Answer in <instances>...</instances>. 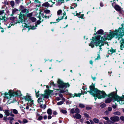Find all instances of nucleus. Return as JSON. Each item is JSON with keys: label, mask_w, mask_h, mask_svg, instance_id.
<instances>
[{"label": "nucleus", "mask_w": 124, "mask_h": 124, "mask_svg": "<svg viewBox=\"0 0 124 124\" xmlns=\"http://www.w3.org/2000/svg\"><path fill=\"white\" fill-rule=\"evenodd\" d=\"M90 90L87 91L93 96L97 97L99 99L105 98L106 95L105 92L100 91L95 88L94 85L92 83V84L90 86Z\"/></svg>", "instance_id": "obj_1"}, {"label": "nucleus", "mask_w": 124, "mask_h": 124, "mask_svg": "<svg viewBox=\"0 0 124 124\" xmlns=\"http://www.w3.org/2000/svg\"><path fill=\"white\" fill-rule=\"evenodd\" d=\"M45 94H46L47 95V98H48L50 96V94L53 92V91L51 90H46L45 91Z\"/></svg>", "instance_id": "obj_9"}, {"label": "nucleus", "mask_w": 124, "mask_h": 124, "mask_svg": "<svg viewBox=\"0 0 124 124\" xmlns=\"http://www.w3.org/2000/svg\"><path fill=\"white\" fill-rule=\"evenodd\" d=\"M42 118H43V117L42 116H40L38 118V119L39 120H40L42 119Z\"/></svg>", "instance_id": "obj_56"}, {"label": "nucleus", "mask_w": 124, "mask_h": 124, "mask_svg": "<svg viewBox=\"0 0 124 124\" xmlns=\"http://www.w3.org/2000/svg\"><path fill=\"white\" fill-rule=\"evenodd\" d=\"M0 19L1 20H4V21H6V17L5 15L4 16H0Z\"/></svg>", "instance_id": "obj_21"}, {"label": "nucleus", "mask_w": 124, "mask_h": 124, "mask_svg": "<svg viewBox=\"0 0 124 124\" xmlns=\"http://www.w3.org/2000/svg\"><path fill=\"white\" fill-rule=\"evenodd\" d=\"M37 26V24H36L35 26H34L31 25H30L28 26V28L29 29H30L33 30L36 29V27Z\"/></svg>", "instance_id": "obj_13"}, {"label": "nucleus", "mask_w": 124, "mask_h": 124, "mask_svg": "<svg viewBox=\"0 0 124 124\" xmlns=\"http://www.w3.org/2000/svg\"><path fill=\"white\" fill-rule=\"evenodd\" d=\"M28 122L27 120L25 119H23V123H26Z\"/></svg>", "instance_id": "obj_39"}, {"label": "nucleus", "mask_w": 124, "mask_h": 124, "mask_svg": "<svg viewBox=\"0 0 124 124\" xmlns=\"http://www.w3.org/2000/svg\"><path fill=\"white\" fill-rule=\"evenodd\" d=\"M90 121L91 122V124H94V123L93 121L92 120H90Z\"/></svg>", "instance_id": "obj_63"}, {"label": "nucleus", "mask_w": 124, "mask_h": 124, "mask_svg": "<svg viewBox=\"0 0 124 124\" xmlns=\"http://www.w3.org/2000/svg\"><path fill=\"white\" fill-rule=\"evenodd\" d=\"M36 96L37 98H38L39 96V93H38L36 92Z\"/></svg>", "instance_id": "obj_57"}, {"label": "nucleus", "mask_w": 124, "mask_h": 124, "mask_svg": "<svg viewBox=\"0 0 124 124\" xmlns=\"http://www.w3.org/2000/svg\"><path fill=\"white\" fill-rule=\"evenodd\" d=\"M122 27L121 28H119L118 30H116L115 31L116 32L115 33L116 35V38L119 40L121 38L123 37V32L124 31V27L123 25H121Z\"/></svg>", "instance_id": "obj_5"}, {"label": "nucleus", "mask_w": 124, "mask_h": 124, "mask_svg": "<svg viewBox=\"0 0 124 124\" xmlns=\"http://www.w3.org/2000/svg\"><path fill=\"white\" fill-rule=\"evenodd\" d=\"M50 1V2H51V3H50V5L51 4V5H52V6L53 5V4H54L55 3V2H52V1Z\"/></svg>", "instance_id": "obj_58"}, {"label": "nucleus", "mask_w": 124, "mask_h": 124, "mask_svg": "<svg viewBox=\"0 0 124 124\" xmlns=\"http://www.w3.org/2000/svg\"><path fill=\"white\" fill-rule=\"evenodd\" d=\"M19 15V19L16 22V23H22L24 21V17L25 16V15L24 14H22L21 12L20 13V14Z\"/></svg>", "instance_id": "obj_7"}, {"label": "nucleus", "mask_w": 124, "mask_h": 124, "mask_svg": "<svg viewBox=\"0 0 124 124\" xmlns=\"http://www.w3.org/2000/svg\"><path fill=\"white\" fill-rule=\"evenodd\" d=\"M107 122H108V124H111L112 123V122L109 120V119L107 121Z\"/></svg>", "instance_id": "obj_50"}, {"label": "nucleus", "mask_w": 124, "mask_h": 124, "mask_svg": "<svg viewBox=\"0 0 124 124\" xmlns=\"http://www.w3.org/2000/svg\"><path fill=\"white\" fill-rule=\"evenodd\" d=\"M21 12L22 13H22H26L24 14L25 16L26 15V14H27L29 12V11L28 9H27L26 8H24V9H23V10H22L21 11Z\"/></svg>", "instance_id": "obj_14"}, {"label": "nucleus", "mask_w": 124, "mask_h": 124, "mask_svg": "<svg viewBox=\"0 0 124 124\" xmlns=\"http://www.w3.org/2000/svg\"><path fill=\"white\" fill-rule=\"evenodd\" d=\"M79 106L81 108H84L85 107V105L81 103H80L79 105Z\"/></svg>", "instance_id": "obj_26"}, {"label": "nucleus", "mask_w": 124, "mask_h": 124, "mask_svg": "<svg viewBox=\"0 0 124 124\" xmlns=\"http://www.w3.org/2000/svg\"><path fill=\"white\" fill-rule=\"evenodd\" d=\"M106 39V38L103 37H101V41L102 42H103V41H104Z\"/></svg>", "instance_id": "obj_37"}, {"label": "nucleus", "mask_w": 124, "mask_h": 124, "mask_svg": "<svg viewBox=\"0 0 124 124\" xmlns=\"http://www.w3.org/2000/svg\"><path fill=\"white\" fill-rule=\"evenodd\" d=\"M93 121L95 123H98L99 122V120L97 118L93 119Z\"/></svg>", "instance_id": "obj_25"}, {"label": "nucleus", "mask_w": 124, "mask_h": 124, "mask_svg": "<svg viewBox=\"0 0 124 124\" xmlns=\"http://www.w3.org/2000/svg\"><path fill=\"white\" fill-rule=\"evenodd\" d=\"M58 83L59 84V87L61 88L69 87L70 85L68 83H64L59 79L58 80Z\"/></svg>", "instance_id": "obj_6"}, {"label": "nucleus", "mask_w": 124, "mask_h": 124, "mask_svg": "<svg viewBox=\"0 0 124 124\" xmlns=\"http://www.w3.org/2000/svg\"><path fill=\"white\" fill-rule=\"evenodd\" d=\"M115 32L114 33L113 32H110L109 34L107 35V39L108 40H110L111 39L113 38L116 35L115 34Z\"/></svg>", "instance_id": "obj_8"}, {"label": "nucleus", "mask_w": 124, "mask_h": 124, "mask_svg": "<svg viewBox=\"0 0 124 124\" xmlns=\"http://www.w3.org/2000/svg\"><path fill=\"white\" fill-rule=\"evenodd\" d=\"M75 113H79L80 112L79 110L77 108H76L75 110Z\"/></svg>", "instance_id": "obj_32"}, {"label": "nucleus", "mask_w": 124, "mask_h": 124, "mask_svg": "<svg viewBox=\"0 0 124 124\" xmlns=\"http://www.w3.org/2000/svg\"><path fill=\"white\" fill-rule=\"evenodd\" d=\"M44 12L48 14L50 13V11L49 10L46 9L44 10Z\"/></svg>", "instance_id": "obj_33"}, {"label": "nucleus", "mask_w": 124, "mask_h": 124, "mask_svg": "<svg viewBox=\"0 0 124 124\" xmlns=\"http://www.w3.org/2000/svg\"><path fill=\"white\" fill-rule=\"evenodd\" d=\"M10 4L11 6L13 7L15 5V2L14 1H12L10 2Z\"/></svg>", "instance_id": "obj_28"}, {"label": "nucleus", "mask_w": 124, "mask_h": 124, "mask_svg": "<svg viewBox=\"0 0 124 124\" xmlns=\"http://www.w3.org/2000/svg\"><path fill=\"white\" fill-rule=\"evenodd\" d=\"M103 118L105 119V120H107V121L108 120H109V118L107 116L103 117Z\"/></svg>", "instance_id": "obj_51"}, {"label": "nucleus", "mask_w": 124, "mask_h": 124, "mask_svg": "<svg viewBox=\"0 0 124 124\" xmlns=\"http://www.w3.org/2000/svg\"><path fill=\"white\" fill-rule=\"evenodd\" d=\"M61 112L62 113L64 114H66L67 113V111L66 110H61Z\"/></svg>", "instance_id": "obj_48"}, {"label": "nucleus", "mask_w": 124, "mask_h": 124, "mask_svg": "<svg viewBox=\"0 0 124 124\" xmlns=\"http://www.w3.org/2000/svg\"><path fill=\"white\" fill-rule=\"evenodd\" d=\"M112 107L114 109L116 108V105H113L112 106Z\"/></svg>", "instance_id": "obj_62"}, {"label": "nucleus", "mask_w": 124, "mask_h": 124, "mask_svg": "<svg viewBox=\"0 0 124 124\" xmlns=\"http://www.w3.org/2000/svg\"><path fill=\"white\" fill-rule=\"evenodd\" d=\"M108 52H108V53L110 54H112L113 53H115L116 52V49H113L111 47V49L110 50H109Z\"/></svg>", "instance_id": "obj_15"}, {"label": "nucleus", "mask_w": 124, "mask_h": 124, "mask_svg": "<svg viewBox=\"0 0 124 124\" xmlns=\"http://www.w3.org/2000/svg\"><path fill=\"white\" fill-rule=\"evenodd\" d=\"M49 3L48 2H46L44 3L43 4L42 6L47 8L50 7H52V5H50V3H51V2L49 1Z\"/></svg>", "instance_id": "obj_12"}, {"label": "nucleus", "mask_w": 124, "mask_h": 124, "mask_svg": "<svg viewBox=\"0 0 124 124\" xmlns=\"http://www.w3.org/2000/svg\"><path fill=\"white\" fill-rule=\"evenodd\" d=\"M106 105L104 103L103 104L101 105L100 106L101 108H104L106 107Z\"/></svg>", "instance_id": "obj_42"}, {"label": "nucleus", "mask_w": 124, "mask_h": 124, "mask_svg": "<svg viewBox=\"0 0 124 124\" xmlns=\"http://www.w3.org/2000/svg\"><path fill=\"white\" fill-rule=\"evenodd\" d=\"M44 100V99L41 98H39L38 100V103L42 102Z\"/></svg>", "instance_id": "obj_19"}, {"label": "nucleus", "mask_w": 124, "mask_h": 124, "mask_svg": "<svg viewBox=\"0 0 124 124\" xmlns=\"http://www.w3.org/2000/svg\"><path fill=\"white\" fill-rule=\"evenodd\" d=\"M100 59V55L99 54H98V56L97 58H96L95 59L97 60H98Z\"/></svg>", "instance_id": "obj_41"}, {"label": "nucleus", "mask_w": 124, "mask_h": 124, "mask_svg": "<svg viewBox=\"0 0 124 124\" xmlns=\"http://www.w3.org/2000/svg\"><path fill=\"white\" fill-rule=\"evenodd\" d=\"M112 109V108L111 107H108V110L109 111H111Z\"/></svg>", "instance_id": "obj_47"}, {"label": "nucleus", "mask_w": 124, "mask_h": 124, "mask_svg": "<svg viewBox=\"0 0 124 124\" xmlns=\"http://www.w3.org/2000/svg\"><path fill=\"white\" fill-rule=\"evenodd\" d=\"M4 95L5 96V98L9 99L8 102L9 104H10L11 103L14 102L15 101V99L14 98V96H20L22 94L19 91L12 92L11 91L9 90L8 93L5 92Z\"/></svg>", "instance_id": "obj_3"}, {"label": "nucleus", "mask_w": 124, "mask_h": 124, "mask_svg": "<svg viewBox=\"0 0 124 124\" xmlns=\"http://www.w3.org/2000/svg\"><path fill=\"white\" fill-rule=\"evenodd\" d=\"M24 8V7L22 6H21L20 7V9L21 11Z\"/></svg>", "instance_id": "obj_45"}, {"label": "nucleus", "mask_w": 124, "mask_h": 124, "mask_svg": "<svg viewBox=\"0 0 124 124\" xmlns=\"http://www.w3.org/2000/svg\"><path fill=\"white\" fill-rule=\"evenodd\" d=\"M114 8L116 10L118 11H119L121 10V8L117 5H116L114 7Z\"/></svg>", "instance_id": "obj_17"}, {"label": "nucleus", "mask_w": 124, "mask_h": 124, "mask_svg": "<svg viewBox=\"0 0 124 124\" xmlns=\"http://www.w3.org/2000/svg\"><path fill=\"white\" fill-rule=\"evenodd\" d=\"M103 31L102 30H99L98 32V33L99 34H101L103 33Z\"/></svg>", "instance_id": "obj_29"}, {"label": "nucleus", "mask_w": 124, "mask_h": 124, "mask_svg": "<svg viewBox=\"0 0 124 124\" xmlns=\"http://www.w3.org/2000/svg\"><path fill=\"white\" fill-rule=\"evenodd\" d=\"M46 105L45 104H43V103H42L40 104V107L43 108V109H45L46 107Z\"/></svg>", "instance_id": "obj_22"}, {"label": "nucleus", "mask_w": 124, "mask_h": 124, "mask_svg": "<svg viewBox=\"0 0 124 124\" xmlns=\"http://www.w3.org/2000/svg\"><path fill=\"white\" fill-rule=\"evenodd\" d=\"M108 98L105 101L106 103H109L111 101L112 99L114 100V102L116 101L118 102L119 104H124V96L121 97L115 94L114 92L108 95Z\"/></svg>", "instance_id": "obj_2"}, {"label": "nucleus", "mask_w": 124, "mask_h": 124, "mask_svg": "<svg viewBox=\"0 0 124 124\" xmlns=\"http://www.w3.org/2000/svg\"><path fill=\"white\" fill-rule=\"evenodd\" d=\"M75 97H80L81 96V93H75Z\"/></svg>", "instance_id": "obj_31"}, {"label": "nucleus", "mask_w": 124, "mask_h": 124, "mask_svg": "<svg viewBox=\"0 0 124 124\" xmlns=\"http://www.w3.org/2000/svg\"><path fill=\"white\" fill-rule=\"evenodd\" d=\"M41 22V21H39V20H38L37 21V24H39Z\"/></svg>", "instance_id": "obj_60"}, {"label": "nucleus", "mask_w": 124, "mask_h": 124, "mask_svg": "<svg viewBox=\"0 0 124 124\" xmlns=\"http://www.w3.org/2000/svg\"><path fill=\"white\" fill-rule=\"evenodd\" d=\"M63 16L62 17H59L58 18L56 19V20L57 21L59 20H61L62 19H63Z\"/></svg>", "instance_id": "obj_38"}, {"label": "nucleus", "mask_w": 124, "mask_h": 124, "mask_svg": "<svg viewBox=\"0 0 124 124\" xmlns=\"http://www.w3.org/2000/svg\"><path fill=\"white\" fill-rule=\"evenodd\" d=\"M30 19L33 22H35L36 20V19L34 17H30Z\"/></svg>", "instance_id": "obj_24"}, {"label": "nucleus", "mask_w": 124, "mask_h": 124, "mask_svg": "<svg viewBox=\"0 0 124 124\" xmlns=\"http://www.w3.org/2000/svg\"><path fill=\"white\" fill-rule=\"evenodd\" d=\"M75 110L74 108L72 109L70 111V112L72 114L75 113Z\"/></svg>", "instance_id": "obj_44"}, {"label": "nucleus", "mask_w": 124, "mask_h": 124, "mask_svg": "<svg viewBox=\"0 0 124 124\" xmlns=\"http://www.w3.org/2000/svg\"><path fill=\"white\" fill-rule=\"evenodd\" d=\"M70 96L72 97H75V94H70Z\"/></svg>", "instance_id": "obj_55"}, {"label": "nucleus", "mask_w": 124, "mask_h": 124, "mask_svg": "<svg viewBox=\"0 0 124 124\" xmlns=\"http://www.w3.org/2000/svg\"><path fill=\"white\" fill-rule=\"evenodd\" d=\"M40 97L39 98H43V99H44V98H47V95L44 94H41L40 95Z\"/></svg>", "instance_id": "obj_18"}, {"label": "nucleus", "mask_w": 124, "mask_h": 124, "mask_svg": "<svg viewBox=\"0 0 124 124\" xmlns=\"http://www.w3.org/2000/svg\"><path fill=\"white\" fill-rule=\"evenodd\" d=\"M38 17L39 18V20L40 21L41 20V21H43V19H42L39 15Z\"/></svg>", "instance_id": "obj_53"}, {"label": "nucleus", "mask_w": 124, "mask_h": 124, "mask_svg": "<svg viewBox=\"0 0 124 124\" xmlns=\"http://www.w3.org/2000/svg\"><path fill=\"white\" fill-rule=\"evenodd\" d=\"M122 38V37L121 38H122V39L120 41V44H124V39Z\"/></svg>", "instance_id": "obj_34"}, {"label": "nucleus", "mask_w": 124, "mask_h": 124, "mask_svg": "<svg viewBox=\"0 0 124 124\" xmlns=\"http://www.w3.org/2000/svg\"><path fill=\"white\" fill-rule=\"evenodd\" d=\"M121 50H122L123 48H124V44H121L120 45Z\"/></svg>", "instance_id": "obj_36"}, {"label": "nucleus", "mask_w": 124, "mask_h": 124, "mask_svg": "<svg viewBox=\"0 0 124 124\" xmlns=\"http://www.w3.org/2000/svg\"><path fill=\"white\" fill-rule=\"evenodd\" d=\"M3 120H4L5 121H7L8 120V118L7 117V116H4L3 118Z\"/></svg>", "instance_id": "obj_46"}, {"label": "nucleus", "mask_w": 124, "mask_h": 124, "mask_svg": "<svg viewBox=\"0 0 124 124\" xmlns=\"http://www.w3.org/2000/svg\"><path fill=\"white\" fill-rule=\"evenodd\" d=\"M110 119L112 121L114 122L120 120L119 117L116 116L111 117Z\"/></svg>", "instance_id": "obj_10"}, {"label": "nucleus", "mask_w": 124, "mask_h": 124, "mask_svg": "<svg viewBox=\"0 0 124 124\" xmlns=\"http://www.w3.org/2000/svg\"><path fill=\"white\" fill-rule=\"evenodd\" d=\"M64 0H58V1H61L62 3H63L64 2Z\"/></svg>", "instance_id": "obj_61"}, {"label": "nucleus", "mask_w": 124, "mask_h": 124, "mask_svg": "<svg viewBox=\"0 0 124 124\" xmlns=\"http://www.w3.org/2000/svg\"><path fill=\"white\" fill-rule=\"evenodd\" d=\"M14 119V118L12 117H8V120H12Z\"/></svg>", "instance_id": "obj_49"}, {"label": "nucleus", "mask_w": 124, "mask_h": 124, "mask_svg": "<svg viewBox=\"0 0 124 124\" xmlns=\"http://www.w3.org/2000/svg\"><path fill=\"white\" fill-rule=\"evenodd\" d=\"M23 98L25 100L30 101L31 102H33V101L31 99V96L29 95H27L25 96H24Z\"/></svg>", "instance_id": "obj_11"}, {"label": "nucleus", "mask_w": 124, "mask_h": 124, "mask_svg": "<svg viewBox=\"0 0 124 124\" xmlns=\"http://www.w3.org/2000/svg\"><path fill=\"white\" fill-rule=\"evenodd\" d=\"M62 11L61 10H59L57 12V14L58 15H60L61 13H62Z\"/></svg>", "instance_id": "obj_43"}, {"label": "nucleus", "mask_w": 124, "mask_h": 124, "mask_svg": "<svg viewBox=\"0 0 124 124\" xmlns=\"http://www.w3.org/2000/svg\"><path fill=\"white\" fill-rule=\"evenodd\" d=\"M63 102L62 101H61L57 103V105H60L63 104Z\"/></svg>", "instance_id": "obj_40"}, {"label": "nucleus", "mask_w": 124, "mask_h": 124, "mask_svg": "<svg viewBox=\"0 0 124 124\" xmlns=\"http://www.w3.org/2000/svg\"><path fill=\"white\" fill-rule=\"evenodd\" d=\"M32 13H31L27 14H26L25 16H26L27 17H31L32 16Z\"/></svg>", "instance_id": "obj_30"}, {"label": "nucleus", "mask_w": 124, "mask_h": 124, "mask_svg": "<svg viewBox=\"0 0 124 124\" xmlns=\"http://www.w3.org/2000/svg\"><path fill=\"white\" fill-rule=\"evenodd\" d=\"M105 113L107 115L109 113L108 111V110H107L105 112Z\"/></svg>", "instance_id": "obj_59"}, {"label": "nucleus", "mask_w": 124, "mask_h": 124, "mask_svg": "<svg viewBox=\"0 0 124 124\" xmlns=\"http://www.w3.org/2000/svg\"><path fill=\"white\" fill-rule=\"evenodd\" d=\"M113 114L115 115H120L121 114V113L120 112L118 111H116L114 112Z\"/></svg>", "instance_id": "obj_27"}, {"label": "nucleus", "mask_w": 124, "mask_h": 124, "mask_svg": "<svg viewBox=\"0 0 124 124\" xmlns=\"http://www.w3.org/2000/svg\"><path fill=\"white\" fill-rule=\"evenodd\" d=\"M4 113H5V114L4 116L6 115L7 116H8L10 115V113L8 111V110H6L4 111Z\"/></svg>", "instance_id": "obj_20"}, {"label": "nucleus", "mask_w": 124, "mask_h": 124, "mask_svg": "<svg viewBox=\"0 0 124 124\" xmlns=\"http://www.w3.org/2000/svg\"><path fill=\"white\" fill-rule=\"evenodd\" d=\"M20 0H15L16 3L18 4L19 3Z\"/></svg>", "instance_id": "obj_52"}, {"label": "nucleus", "mask_w": 124, "mask_h": 124, "mask_svg": "<svg viewBox=\"0 0 124 124\" xmlns=\"http://www.w3.org/2000/svg\"><path fill=\"white\" fill-rule=\"evenodd\" d=\"M74 118L76 117L77 119H79L81 118V116L79 114L77 113L75 114V116H73Z\"/></svg>", "instance_id": "obj_16"}, {"label": "nucleus", "mask_w": 124, "mask_h": 124, "mask_svg": "<svg viewBox=\"0 0 124 124\" xmlns=\"http://www.w3.org/2000/svg\"><path fill=\"white\" fill-rule=\"evenodd\" d=\"M103 123L104 124H108V122H107V121H103Z\"/></svg>", "instance_id": "obj_64"}, {"label": "nucleus", "mask_w": 124, "mask_h": 124, "mask_svg": "<svg viewBox=\"0 0 124 124\" xmlns=\"http://www.w3.org/2000/svg\"><path fill=\"white\" fill-rule=\"evenodd\" d=\"M84 115L85 116V117H89V116L88 115V114H87L85 113Z\"/></svg>", "instance_id": "obj_54"}, {"label": "nucleus", "mask_w": 124, "mask_h": 124, "mask_svg": "<svg viewBox=\"0 0 124 124\" xmlns=\"http://www.w3.org/2000/svg\"><path fill=\"white\" fill-rule=\"evenodd\" d=\"M13 112L14 114H17L18 113V112L17 111L16 109H14L13 110Z\"/></svg>", "instance_id": "obj_35"}, {"label": "nucleus", "mask_w": 124, "mask_h": 124, "mask_svg": "<svg viewBox=\"0 0 124 124\" xmlns=\"http://www.w3.org/2000/svg\"><path fill=\"white\" fill-rule=\"evenodd\" d=\"M101 37V36L100 35L95 37H93L92 39H90V40L92 41L89 44V46H91L92 48L94 47V44H95V45L96 46H103L104 44L102 43V42L101 41L100 39Z\"/></svg>", "instance_id": "obj_4"}, {"label": "nucleus", "mask_w": 124, "mask_h": 124, "mask_svg": "<svg viewBox=\"0 0 124 124\" xmlns=\"http://www.w3.org/2000/svg\"><path fill=\"white\" fill-rule=\"evenodd\" d=\"M47 112L48 115H51L52 114V110L50 108L48 109L47 111Z\"/></svg>", "instance_id": "obj_23"}]
</instances>
